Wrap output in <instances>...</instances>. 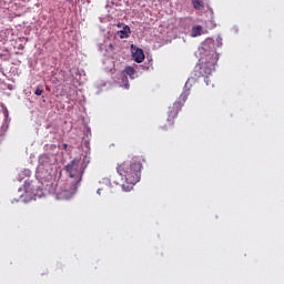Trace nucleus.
<instances>
[{
    "label": "nucleus",
    "instance_id": "nucleus-1",
    "mask_svg": "<svg viewBox=\"0 0 284 284\" xmlns=\"http://www.w3.org/2000/svg\"><path fill=\"white\" fill-rule=\"evenodd\" d=\"M89 163H90V160H88L87 156H83V159H77V158L73 159L65 166V170L70 179H74V180L70 182V186H67L61 191L59 190V185L55 187V194L58 199L68 201V199H72V196H74V193L79 187V183H81L83 179V173L85 172V168H88Z\"/></svg>",
    "mask_w": 284,
    "mask_h": 284
},
{
    "label": "nucleus",
    "instance_id": "nucleus-2",
    "mask_svg": "<svg viewBox=\"0 0 284 284\" xmlns=\"http://www.w3.org/2000/svg\"><path fill=\"white\" fill-rule=\"evenodd\" d=\"M141 168H143L141 160L134 159L131 162L125 161L118 166V174H120L122 180L128 184H122V189L125 192H130V190L141 181Z\"/></svg>",
    "mask_w": 284,
    "mask_h": 284
},
{
    "label": "nucleus",
    "instance_id": "nucleus-3",
    "mask_svg": "<svg viewBox=\"0 0 284 284\" xmlns=\"http://www.w3.org/2000/svg\"><path fill=\"white\" fill-rule=\"evenodd\" d=\"M200 64L195 67V72H199L197 77H204L206 85H210L207 82V77L214 72L216 68V62L219 61V54L213 52L206 61L200 60Z\"/></svg>",
    "mask_w": 284,
    "mask_h": 284
},
{
    "label": "nucleus",
    "instance_id": "nucleus-4",
    "mask_svg": "<svg viewBox=\"0 0 284 284\" xmlns=\"http://www.w3.org/2000/svg\"><path fill=\"white\" fill-rule=\"evenodd\" d=\"M39 176L41 179L42 185H45V187H50L52 185V182L54 181V175L52 174V172H49L45 169H42L39 172Z\"/></svg>",
    "mask_w": 284,
    "mask_h": 284
},
{
    "label": "nucleus",
    "instance_id": "nucleus-5",
    "mask_svg": "<svg viewBox=\"0 0 284 284\" xmlns=\"http://www.w3.org/2000/svg\"><path fill=\"white\" fill-rule=\"evenodd\" d=\"M131 50L135 63H143V61H145V53H143V49L136 48L134 47V44H131Z\"/></svg>",
    "mask_w": 284,
    "mask_h": 284
},
{
    "label": "nucleus",
    "instance_id": "nucleus-6",
    "mask_svg": "<svg viewBox=\"0 0 284 284\" xmlns=\"http://www.w3.org/2000/svg\"><path fill=\"white\" fill-rule=\"evenodd\" d=\"M122 26V30L118 31V37H120L121 39H128L132 31L130 30V27L128 24L118 23V28H121Z\"/></svg>",
    "mask_w": 284,
    "mask_h": 284
},
{
    "label": "nucleus",
    "instance_id": "nucleus-7",
    "mask_svg": "<svg viewBox=\"0 0 284 284\" xmlns=\"http://www.w3.org/2000/svg\"><path fill=\"white\" fill-rule=\"evenodd\" d=\"M181 108H183V104H181V101H176L175 103H173L168 121H170L171 119H176L179 112H181Z\"/></svg>",
    "mask_w": 284,
    "mask_h": 284
},
{
    "label": "nucleus",
    "instance_id": "nucleus-8",
    "mask_svg": "<svg viewBox=\"0 0 284 284\" xmlns=\"http://www.w3.org/2000/svg\"><path fill=\"white\" fill-rule=\"evenodd\" d=\"M203 34L202 26H194L191 30V37H201Z\"/></svg>",
    "mask_w": 284,
    "mask_h": 284
},
{
    "label": "nucleus",
    "instance_id": "nucleus-9",
    "mask_svg": "<svg viewBox=\"0 0 284 284\" xmlns=\"http://www.w3.org/2000/svg\"><path fill=\"white\" fill-rule=\"evenodd\" d=\"M192 4L195 10L203 11L205 9V3L203 0H192Z\"/></svg>",
    "mask_w": 284,
    "mask_h": 284
},
{
    "label": "nucleus",
    "instance_id": "nucleus-10",
    "mask_svg": "<svg viewBox=\"0 0 284 284\" xmlns=\"http://www.w3.org/2000/svg\"><path fill=\"white\" fill-rule=\"evenodd\" d=\"M125 73H126L129 77L134 75V68H132V67H126V68H125Z\"/></svg>",
    "mask_w": 284,
    "mask_h": 284
},
{
    "label": "nucleus",
    "instance_id": "nucleus-11",
    "mask_svg": "<svg viewBox=\"0 0 284 284\" xmlns=\"http://www.w3.org/2000/svg\"><path fill=\"white\" fill-rule=\"evenodd\" d=\"M34 94L37 97H41V94H43V87H38L34 91Z\"/></svg>",
    "mask_w": 284,
    "mask_h": 284
},
{
    "label": "nucleus",
    "instance_id": "nucleus-12",
    "mask_svg": "<svg viewBox=\"0 0 284 284\" xmlns=\"http://www.w3.org/2000/svg\"><path fill=\"white\" fill-rule=\"evenodd\" d=\"M23 190H24L26 193H28V181L24 182Z\"/></svg>",
    "mask_w": 284,
    "mask_h": 284
},
{
    "label": "nucleus",
    "instance_id": "nucleus-13",
    "mask_svg": "<svg viewBox=\"0 0 284 284\" xmlns=\"http://www.w3.org/2000/svg\"><path fill=\"white\" fill-rule=\"evenodd\" d=\"M63 150H68V144H63Z\"/></svg>",
    "mask_w": 284,
    "mask_h": 284
},
{
    "label": "nucleus",
    "instance_id": "nucleus-14",
    "mask_svg": "<svg viewBox=\"0 0 284 284\" xmlns=\"http://www.w3.org/2000/svg\"><path fill=\"white\" fill-rule=\"evenodd\" d=\"M109 48H111V50L114 48V45L110 44Z\"/></svg>",
    "mask_w": 284,
    "mask_h": 284
},
{
    "label": "nucleus",
    "instance_id": "nucleus-15",
    "mask_svg": "<svg viewBox=\"0 0 284 284\" xmlns=\"http://www.w3.org/2000/svg\"><path fill=\"white\" fill-rule=\"evenodd\" d=\"M98 194H101V189H98Z\"/></svg>",
    "mask_w": 284,
    "mask_h": 284
}]
</instances>
